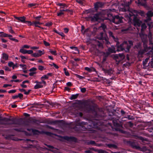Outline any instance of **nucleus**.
Here are the masks:
<instances>
[{"label": "nucleus", "mask_w": 153, "mask_h": 153, "mask_svg": "<svg viewBox=\"0 0 153 153\" xmlns=\"http://www.w3.org/2000/svg\"><path fill=\"white\" fill-rule=\"evenodd\" d=\"M132 1V0H130V1L128 2H124V4H122L119 8V11L126 12L125 16L126 18H128V19H138L137 16L139 15L142 17L144 16L145 14L143 11L139 10L137 11L130 9L129 6Z\"/></svg>", "instance_id": "nucleus-1"}, {"label": "nucleus", "mask_w": 153, "mask_h": 153, "mask_svg": "<svg viewBox=\"0 0 153 153\" xmlns=\"http://www.w3.org/2000/svg\"><path fill=\"white\" fill-rule=\"evenodd\" d=\"M142 42L143 43V47L144 49H140L138 51V54L140 57H142L143 54L148 51L150 49V47H147L148 39L147 36L143 34L141 32L139 33Z\"/></svg>", "instance_id": "nucleus-2"}, {"label": "nucleus", "mask_w": 153, "mask_h": 153, "mask_svg": "<svg viewBox=\"0 0 153 153\" xmlns=\"http://www.w3.org/2000/svg\"><path fill=\"white\" fill-rule=\"evenodd\" d=\"M124 49L126 52H128L131 47L133 45V42L131 40H129L128 42L124 41L123 43Z\"/></svg>", "instance_id": "nucleus-3"}, {"label": "nucleus", "mask_w": 153, "mask_h": 153, "mask_svg": "<svg viewBox=\"0 0 153 153\" xmlns=\"http://www.w3.org/2000/svg\"><path fill=\"white\" fill-rule=\"evenodd\" d=\"M19 22H21L23 23H25L27 24L31 25H34L35 27H38L41 29H43L44 28L39 26L38 25H41L42 23H40L38 21H35L33 22H31L30 21H26V20H18Z\"/></svg>", "instance_id": "nucleus-4"}, {"label": "nucleus", "mask_w": 153, "mask_h": 153, "mask_svg": "<svg viewBox=\"0 0 153 153\" xmlns=\"http://www.w3.org/2000/svg\"><path fill=\"white\" fill-rule=\"evenodd\" d=\"M125 58V56L123 53L116 54L114 55V58L117 62V64L118 65L120 61Z\"/></svg>", "instance_id": "nucleus-5"}, {"label": "nucleus", "mask_w": 153, "mask_h": 153, "mask_svg": "<svg viewBox=\"0 0 153 153\" xmlns=\"http://www.w3.org/2000/svg\"><path fill=\"white\" fill-rule=\"evenodd\" d=\"M16 119L15 118H12L11 119H9L7 118L4 117L2 119H0V124H4V122H8L11 121L12 122L10 124H16Z\"/></svg>", "instance_id": "nucleus-6"}, {"label": "nucleus", "mask_w": 153, "mask_h": 153, "mask_svg": "<svg viewBox=\"0 0 153 153\" xmlns=\"http://www.w3.org/2000/svg\"><path fill=\"white\" fill-rule=\"evenodd\" d=\"M103 12H101L97 13L94 14L92 16V17L91 19H102L101 18L103 17ZM105 19H109L108 18H106Z\"/></svg>", "instance_id": "nucleus-7"}, {"label": "nucleus", "mask_w": 153, "mask_h": 153, "mask_svg": "<svg viewBox=\"0 0 153 153\" xmlns=\"http://www.w3.org/2000/svg\"><path fill=\"white\" fill-rule=\"evenodd\" d=\"M78 124L77 125V126H79L81 127L82 128H83V130H85V129L86 130L89 129L90 128L88 126L87 124L85 122H79V123H78Z\"/></svg>", "instance_id": "nucleus-8"}, {"label": "nucleus", "mask_w": 153, "mask_h": 153, "mask_svg": "<svg viewBox=\"0 0 153 153\" xmlns=\"http://www.w3.org/2000/svg\"><path fill=\"white\" fill-rule=\"evenodd\" d=\"M146 0H137L135 1L136 3L138 5H141L145 6L146 5Z\"/></svg>", "instance_id": "nucleus-9"}, {"label": "nucleus", "mask_w": 153, "mask_h": 153, "mask_svg": "<svg viewBox=\"0 0 153 153\" xmlns=\"http://www.w3.org/2000/svg\"><path fill=\"white\" fill-rule=\"evenodd\" d=\"M62 138L65 140H67L68 141H76V139L74 137H69L68 136H64L62 137Z\"/></svg>", "instance_id": "nucleus-10"}, {"label": "nucleus", "mask_w": 153, "mask_h": 153, "mask_svg": "<svg viewBox=\"0 0 153 153\" xmlns=\"http://www.w3.org/2000/svg\"><path fill=\"white\" fill-rule=\"evenodd\" d=\"M116 52L114 48H108L107 51L106 53V55L108 56L111 53H115Z\"/></svg>", "instance_id": "nucleus-11"}, {"label": "nucleus", "mask_w": 153, "mask_h": 153, "mask_svg": "<svg viewBox=\"0 0 153 153\" xmlns=\"http://www.w3.org/2000/svg\"><path fill=\"white\" fill-rule=\"evenodd\" d=\"M133 23L134 25L136 27H139L142 22L140 21V20H133Z\"/></svg>", "instance_id": "nucleus-12"}, {"label": "nucleus", "mask_w": 153, "mask_h": 153, "mask_svg": "<svg viewBox=\"0 0 153 153\" xmlns=\"http://www.w3.org/2000/svg\"><path fill=\"white\" fill-rule=\"evenodd\" d=\"M119 44V43L117 42V51H123L124 49V47H123V43L121 44L120 45H118Z\"/></svg>", "instance_id": "nucleus-13"}, {"label": "nucleus", "mask_w": 153, "mask_h": 153, "mask_svg": "<svg viewBox=\"0 0 153 153\" xmlns=\"http://www.w3.org/2000/svg\"><path fill=\"white\" fill-rule=\"evenodd\" d=\"M103 5V4L100 2H97L94 4V7L96 10H97V9L99 7H101Z\"/></svg>", "instance_id": "nucleus-14"}, {"label": "nucleus", "mask_w": 153, "mask_h": 153, "mask_svg": "<svg viewBox=\"0 0 153 153\" xmlns=\"http://www.w3.org/2000/svg\"><path fill=\"white\" fill-rule=\"evenodd\" d=\"M102 70L105 74H107L108 75H111L112 74L113 72V71L111 69L109 70H105L104 68H102Z\"/></svg>", "instance_id": "nucleus-15"}, {"label": "nucleus", "mask_w": 153, "mask_h": 153, "mask_svg": "<svg viewBox=\"0 0 153 153\" xmlns=\"http://www.w3.org/2000/svg\"><path fill=\"white\" fill-rule=\"evenodd\" d=\"M151 20H145V22L147 23L149 26V29L152 28L153 26V23L151 22Z\"/></svg>", "instance_id": "nucleus-16"}, {"label": "nucleus", "mask_w": 153, "mask_h": 153, "mask_svg": "<svg viewBox=\"0 0 153 153\" xmlns=\"http://www.w3.org/2000/svg\"><path fill=\"white\" fill-rule=\"evenodd\" d=\"M131 146L133 148L136 149H140V147L134 142L131 143Z\"/></svg>", "instance_id": "nucleus-17"}, {"label": "nucleus", "mask_w": 153, "mask_h": 153, "mask_svg": "<svg viewBox=\"0 0 153 153\" xmlns=\"http://www.w3.org/2000/svg\"><path fill=\"white\" fill-rule=\"evenodd\" d=\"M111 22H112L116 24H119L123 22L122 20H110Z\"/></svg>", "instance_id": "nucleus-18"}, {"label": "nucleus", "mask_w": 153, "mask_h": 153, "mask_svg": "<svg viewBox=\"0 0 153 153\" xmlns=\"http://www.w3.org/2000/svg\"><path fill=\"white\" fill-rule=\"evenodd\" d=\"M32 132L34 134L38 135L39 134H42V131H40L37 130L35 129H32Z\"/></svg>", "instance_id": "nucleus-19"}, {"label": "nucleus", "mask_w": 153, "mask_h": 153, "mask_svg": "<svg viewBox=\"0 0 153 153\" xmlns=\"http://www.w3.org/2000/svg\"><path fill=\"white\" fill-rule=\"evenodd\" d=\"M23 95L22 94L19 93V94L18 95H16L12 96V98L13 99H14L18 97H19L20 99H22L23 98Z\"/></svg>", "instance_id": "nucleus-20"}, {"label": "nucleus", "mask_w": 153, "mask_h": 153, "mask_svg": "<svg viewBox=\"0 0 153 153\" xmlns=\"http://www.w3.org/2000/svg\"><path fill=\"white\" fill-rule=\"evenodd\" d=\"M69 11V10L68 9H61L60 10V11L57 13V16H61L64 13H63V12L65 11L68 12Z\"/></svg>", "instance_id": "nucleus-21"}, {"label": "nucleus", "mask_w": 153, "mask_h": 153, "mask_svg": "<svg viewBox=\"0 0 153 153\" xmlns=\"http://www.w3.org/2000/svg\"><path fill=\"white\" fill-rule=\"evenodd\" d=\"M146 15L148 18H150L153 16V10H150L147 13Z\"/></svg>", "instance_id": "nucleus-22"}, {"label": "nucleus", "mask_w": 153, "mask_h": 153, "mask_svg": "<svg viewBox=\"0 0 153 153\" xmlns=\"http://www.w3.org/2000/svg\"><path fill=\"white\" fill-rule=\"evenodd\" d=\"M141 47V44L140 42H138L134 47V49H140Z\"/></svg>", "instance_id": "nucleus-23"}, {"label": "nucleus", "mask_w": 153, "mask_h": 153, "mask_svg": "<svg viewBox=\"0 0 153 153\" xmlns=\"http://www.w3.org/2000/svg\"><path fill=\"white\" fill-rule=\"evenodd\" d=\"M92 52L93 54L96 55H98L99 53V51L97 48H95Z\"/></svg>", "instance_id": "nucleus-24"}, {"label": "nucleus", "mask_w": 153, "mask_h": 153, "mask_svg": "<svg viewBox=\"0 0 153 153\" xmlns=\"http://www.w3.org/2000/svg\"><path fill=\"white\" fill-rule=\"evenodd\" d=\"M2 58L3 59L5 60H8V55L7 54L5 53H3L2 54Z\"/></svg>", "instance_id": "nucleus-25"}, {"label": "nucleus", "mask_w": 153, "mask_h": 153, "mask_svg": "<svg viewBox=\"0 0 153 153\" xmlns=\"http://www.w3.org/2000/svg\"><path fill=\"white\" fill-rule=\"evenodd\" d=\"M108 146L109 148H113L115 149H117V146L113 144H108L107 145Z\"/></svg>", "instance_id": "nucleus-26"}, {"label": "nucleus", "mask_w": 153, "mask_h": 153, "mask_svg": "<svg viewBox=\"0 0 153 153\" xmlns=\"http://www.w3.org/2000/svg\"><path fill=\"white\" fill-rule=\"evenodd\" d=\"M148 37L149 38V41L150 42V43H151V41L152 39V33L150 31H149V32Z\"/></svg>", "instance_id": "nucleus-27"}, {"label": "nucleus", "mask_w": 153, "mask_h": 153, "mask_svg": "<svg viewBox=\"0 0 153 153\" xmlns=\"http://www.w3.org/2000/svg\"><path fill=\"white\" fill-rule=\"evenodd\" d=\"M12 37V36L11 35H8L5 33H3V34L0 35V37Z\"/></svg>", "instance_id": "nucleus-28"}, {"label": "nucleus", "mask_w": 153, "mask_h": 153, "mask_svg": "<svg viewBox=\"0 0 153 153\" xmlns=\"http://www.w3.org/2000/svg\"><path fill=\"white\" fill-rule=\"evenodd\" d=\"M108 34H109V36H110L111 37L113 38V39L115 40V41H117V39H115V37L113 35V33L112 32H111V31H109L108 32Z\"/></svg>", "instance_id": "nucleus-29"}, {"label": "nucleus", "mask_w": 153, "mask_h": 153, "mask_svg": "<svg viewBox=\"0 0 153 153\" xmlns=\"http://www.w3.org/2000/svg\"><path fill=\"white\" fill-rule=\"evenodd\" d=\"M45 134L48 136H51L53 134L51 133L48 132V131H42V134Z\"/></svg>", "instance_id": "nucleus-30"}, {"label": "nucleus", "mask_w": 153, "mask_h": 153, "mask_svg": "<svg viewBox=\"0 0 153 153\" xmlns=\"http://www.w3.org/2000/svg\"><path fill=\"white\" fill-rule=\"evenodd\" d=\"M79 96V94H77L74 95H72L71 96L70 98V99L71 100L75 99L78 97Z\"/></svg>", "instance_id": "nucleus-31"}, {"label": "nucleus", "mask_w": 153, "mask_h": 153, "mask_svg": "<svg viewBox=\"0 0 153 153\" xmlns=\"http://www.w3.org/2000/svg\"><path fill=\"white\" fill-rule=\"evenodd\" d=\"M59 5L60 6V9H67V6L65 4H59Z\"/></svg>", "instance_id": "nucleus-32"}, {"label": "nucleus", "mask_w": 153, "mask_h": 153, "mask_svg": "<svg viewBox=\"0 0 153 153\" xmlns=\"http://www.w3.org/2000/svg\"><path fill=\"white\" fill-rule=\"evenodd\" d=\"M137 137L136 139H138L140 140L143 141H146V138H144L140 136H136Z\"/></svg>", "instance_id": "nucleus-33"}, {"label": "nucleus", "mask_w": 153, "mask_h": 153, "mask_svg": "<svg viewBox=\"0 0 153 153\" xmlns=\"http://www.w3.org/2000/svg\"><path fill=\"white\" fill-rule=\"evenodd\" d=\"M44 53H42L41 54H39L38 53H33V54H32V55L34 57H38L41 56L42 54H43Z\"/></svg>", "instance_id": "nucleus-34"}, {"label": "nucleus", "mask_w": 153, "mask_h": 153, "mask_svg": "<svg viewBox=\"0 0 153 153\" xmlns=\"http://www.w3.org/2000/svg\"><path fill=\"white\" fill-rule=\"evenodd\" d=\"M41 84H39L36 85L34 86V88L35 89H37L42 87L43 85H41Z\"/></svg>", "instance_id": "nucleus-35"}, {"label": "nucleus", "mask_w": 153, "mask_h": 153, "mask_svg": "<svg viewBox=\"0 0 153 153\" xmlns=\"http://www.w3.org/2000/svg\"><path fill=\"white\" fill-rule=\"evenodd\" d=\"M141 27V30L142 31L143 30H144L147 27V26H146V25L145 23H143L142 24Z\"/></svg>", "instance_id": "nucleus-36"}, {"label": "nucleus", "mask_w": 153, "mask_h": 153, "mask_svg": "<svg viewBox=\"0 0 153 153\" xmlns=\"http://www.w3.org/2000/svg\"><path fill=\"white\" fill-rule=\"evenodd\" d=\"M87 144L88 145H95L96 144V143L94 141L91 140V141L88 142H87Z\"/></svg>", "instance_id": "nucleus-37"}, {"label": "nucleus", "mask_w": 153, "mask_h": 153, "mask_svg": "<svg viewBox=\"0 0 153 153\" xmlns=\"http://www.w3.org/2000/svg\"><path fill=\"white\" fill-rule=\"evenodd\" d=\"M8 65L10 67H12L13 69H14L15 67V65H14L12 62H10L8 63Z\"/></svg>", "instance_id": "nucleus-38"}, {"label": "nucleus", "mask_w": 153, "mask_h": 153, "mask_svg": "<svg viewBox=\"0 0 153 153\" xmlns=\"http://www.w3.org/2000/svg\"><path fill=\"white\" fill-rule=\"evenodd\" d=\"M19 51L23 54H25L27 53V50L23 49H21Z\"/></svg>", "instance_id": "nucleus-39"}, {"label": "nucleus", "mask_w": 153, "mask_h": 153, "mask_svg": "<svg viewBox=\"0 0 153 153\" xmlns=\"http://www.w3.org/2000/svg\"><path fill=\"white\" fill-rule=\"evenodd\" d=\"M64 71L65 74L66 76H69V74L68 71L67 70V69L66 68H64Z\"/></svg>", "instance_id": "nucleus-40"}, {"label": "nucleus", "mask_w": 153, "mask_h": 153, "mask_svg": "<svg viewBox=\"0 0 153 153\" xmlns=\"http://www.w3.org/2000/svg\"><path fill=\"white\" fill-rule=\"evenodd\" d=\"M87 109L88 112L91 111L92 110V107L91 106L89 105L87 107Z\"/></svg>", "instance_id": "nucleus-41"}, {"label": "nucleus", "mask_w": 153, "mask_h": 153, "mask_svg": "<svg viewBox=\"0 0 153 153\" xmlns=\"http://www.w3.org/2000/svg\"><path fill=\"white\" fill-rule=\"evenodd\" d=\"M48 75H44L41 77V80H44L45 79H48Z\"/></svg>", "instance_id": "nucleus-42"}, {"label": "nucleus", "mask_w": 153, "mask_h": 153, "mask_svg": "<svg viewBox=\"0 0 153 153\" xmlns=\"http://www.w3.org/2000/svg\"><path fill=\"white\" fill-rule=\"evenodd\" d=\"M97 46L100 48H103V45L102 43L98 42L97 45Z\"/></svg>", "instance_id": "nucleus-43"}, {"label": "nucleus", "mask_w": 153, "mask_h": 153, "mask_svg": "<svg viewBox=\"0 0 153 153\" xmlns=\"http://www.w3.org/2000/svg\"><path fill=\"white\" fill-rule=\"evenodd\" d=\"M14 18H15V19H25V17L24 16H23L22 17H17L14 16Z\"/></svg>", "instance_id": "nucleus-44"}, {"label": "nucleus", "mask_w": 153, "mask_h": 153, "mask_svg": "<svg viewBox=\"0 0 153 153\" xmlns=\"http://www.w3.org/2000/svg\"><path fill=\"white\" fill-rule=\"evenodd\" d=\"M38 68L39 70L41 71H42L45 69L44 67L41 65H39L38 66Z\"/></svg>", "instance_id": "nucleus-45"}, {"label": "nucleus", "mask_w": 153, "mask_h": 153, "mask_svg": "<svg viewBox=\"0 0 153 153\" xmlns=\"http://www.w3.org/2000/svg\"><path fill=\"white\" fill-rule=\"evenodd\" d=\"M127 124H128V126L131 128H132L133 126V124L131 123V122H127Z\"/></svg>", "instance_id": "nucleus-46"}, {"label": "nucleus", "mask_w": 153, "mask_h": 153, "mask_svg": "<svg viewBox=\"0 0 153 153\" xmlns=\"http://www.w3.org/2000/svg\"><path fill=\"white\" fill-rule=\"evenodd\" d=\"M98 152L100 153H108L106 151L102 149L99 150Z\"/></svg>", "instance_id": "nucleus-47"}, {"label": "nucleus", "mask_w": 153, "mask_h": 153, "mask_svg": "<svg viewBox=\"0 0 153 153\" xmlns=\"http://www.w3.org/2000/svg\"><path fill=\"white\" fill-rule=\"evenodd\" d=\"M50 52L52 54L54 55H56L57 54L56 53V51H53L52 50H50Z\"/></svg>", "instance_id": "nucleus-48"}, {"label": "nucleus", "mask_w": 153, "mask_h": 153, "mask_svg": "<svg viewBox=\"0 0 153 153\" xmlns=\"http://www.w3.org/2000/svg\"><path fill=\"white\" fill-rule=\"evenodd\" d=\"M52 25V23L51 22H49L46 23L45 25L47 27H49Z\"/></svg>", "instance_id": "nucleus-49"}, {"label": "nucleus", "mask_w": 153, "mask_h": 153, "mask_svg": "<svg viewBox=\"0 0 153 153\" xmlns=\"http://www.w3.org/2000/svg\"><path fill=\"white\" fill-rule=\"evenodd\" d=\"M37 69L35 68H33L29 70V71L30 72H34V71H36Z\"/></svg>", "instance_id": "nucleus-50"}, {"label": "nucleus", "mask_w": 153, "mask_h": 153, "mask_svg": "<svg viewBox=\"0 0 153 153\" xmlns=\"http://www.w3.org/2000/svg\"><path fill=\"white\" fill-rule=\"evenodd\" d=\"M89 31V28H87L84 30L83 32H82V33L83 34H84L88 32Z\"/></svg>", "instance_id": "nucleus-51"}, {"label": "nucleus", "mask_w": 153, "mask_h": 153, "mask_svg": "<svg viewBox=\"0 0 153 153\" xmlns=\"http://www.w3.org/2000/svg\"><path fill=\"white\" fill-rule=\"evenodd\" d=\"M20 66L23 69H26V66L25 65L20 64Z\"/></svg>", "instance_id": "nucleus-52"}, {"label": "nucleus", "mask_w": 153, "mask_h": 153, "mask_svg": "<svg viewBox=\"0 0 153 153\" xmlns=\"http://www.w3.org/2000/svg\"><path fill=\"white\" fill-rule=\"evenodd\" d=\"M16 92V90H12L9 91L8 92L10 94H11L14 93Z\"/></svg>", "instance_id": "nucleus-53"}, {"label": "nucleus", "mask_w": 153, "mask_h": 153, "mask_svg": "<svg viewBox=\"0 0 153 153\" xmlns=\"http://www.w3.org/2000/svg\"><path fill=\"white\" fill-rule=\"evenodd\" d=\"M36 5V4L34 3H31L28 4V6L29 7H32Z\"/></svg>", "instance_id": "nucleus-54"}, {"label": "nucleus", "mask_w": 153, "mask_h": 153, "mask_svg": "<svg viewBox=\"0 0 153 153\" xmlns=\"http://www.w3.org/2000/svg\"><path fill=\"white\" fill-rule=\"evenodd\" d=\"M86 89L85 88H81V91L82 93H85L86 92Z\"/></svg>", "instance_id": "nucleus-55"}, {"label": "nucleus", "mask_w": 153, "mask_h": 153, "mask_svg": "<svg viewBox=\"0 0 153 153\" xmlns=\"http://www.w3.org/2000/svg\"><path fill=\"white\" fill-rule=\"evenodd\" d=\"M43 43L46 46H48L50 45L49 43L45 41H44Z\"/></svg>", "instance_id": "nucleus-56"}, {"label": "nucleus", "mask_w": 153, "mask_h": 153, "mask_svg": "<svg viewBox=\"0 0 153 153\" xmlns=\"http://www.w3.org/2000/svg\"><path fill=\"white\" fill-rule=\"evenodd\" d=\"M85 70L88 71V72H91L92 71V70L90 68L88 67H85Z\"/></svg>", "instance_id": "nucleus-57"}, {"label": "nucleus", "mask_w": 153, "mask_h": 153, "mask_svg": "<svg viewBox=\"0 0 153 153\" xmlns=\"http://www.w3.org/2000/svg\"><path fill=\"white\" fill-rule=\"evenodd\" d=\"M130 65H131V64L130 63H129V62H127L126 63L124 64L123 66H124L126 67L127 66H130Z\"/></svg>", "instance_id": "nucleus-58"}, {"label": "nucleus", "mask_w": 153, "mask_h": 153, "mask_svg": "<svg viewBox=\"0 0 153 153\" xmlns=\"http://www.w3.org/2000/svg\"><path fill=\"white\" fill-rule=\"evenodd\" d=\"M101 37L100 38V39L101 40H104V38L103 37V33H100Z\"/></svg>", "instance_id": "nucleus-59"}, {"label": "nucleus", "mask_w": 153, "mask_h": 153, "mask_svg": "<svg viewBox=\"0 0 153 153\" xmlns=\"http://www.w3.org/2000/svg\"><path fill=\"white\" fill-rule=\"evenodd\" d=\"M101 27L103 29H105L106 28V25L104 24H102Z\"/></svg>", "instance_id": "nucleus-60"}, {"label": "nucleus", "mask_w": 153, "mask_h": 153, "mask_svg": "<svg viewBox=\"0 0 153 153\" xmlns=\"http://www.w3.org/2000/svg\"><path fill=\"white\" fill-rule=\"evenodd\" d=\"M12 86V85H11L5 84L3 86V87L7 88L8 86Z\"/></svg>", "instance_id": "nucleus-61"}, {"label": "nucleus", "mask_w": 153, "mask_h": 153, "mask_svg": "<svg viewBox=\"0 0 153 153\" xmlns=\"http://www.w3.org/2000/svg\"><path fill=\"white\" fill-rule=\"evenodd\" d=\"M33 52V51L32 50H27V53L30 54L32 53Z\"/></svg>", "instance_id": "nucleus-62"}, {"label": "nucleus", "mask_w": 153, "mask_h": 153, "mask_svg": "<svg viewBox=\"0 0 153 153\" xmlns=\"http://www.w3.org/2000/svg\"><path fill=\"white\" fill-rule=\"evenodd\" d=\"M36 74V72H33L30 73L29 74V75L30 76H33L34 74Z\"/></svg>", "instance_id": "nucleus-63"}, {"label": "nucleus", "mask_w": 153, "mask_h": 153, "mask_svg": "<svg viewBox=\"0 0 153 153\" xmlns=\"http://www.w3.org/2000/svg\"><path fill=\"white\" fill-rule=\"evenodd\" d=\"M10 30H9V31L12 33H15L13 31V30L12 29V27H10Z\"/></svg>", "instance_id": "nucleus-64"}]
</instances>
